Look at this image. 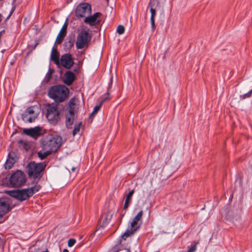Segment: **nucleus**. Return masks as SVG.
I'll use <instances>...</instances> for the list:
<instances>
[{"mask_svg": "<svg viewBox=\"0 0 252 252\" xmlns=\"http://www.w3.org/2000/svg\"><path fill=\"white\" fill-rule=\"evenodd\" d=\"M143 211L141 210L138 212L136 216L130 222V225L128 227L123 235H122L121 239L120 241V244L116 245L113 247L111 252H118L122 250L121 243L122 240H126V239L132 236L140 228L142 223V218L143 216Z\"/></svg>", "mask_w": 252, "mask_h": 252, "instance_id": "obj_1", "label": "nucleus"}, {"mask_svg": "<svg viewBox=\"0 0 252 252\" xmlns=\"http://www.w3.org/2000/svg\"><path fill=\"white\" fill-rule=\"evenodd\" d=\"M47 166L46 162L36 163L31 161L27 166L28 174L31 179H33L32 185H38L40 179L42 176V172Z\"/></svg>", "mask_w": 252, "mask_h": 252, "instance_id": "obj_2", "label": "nucleus"}, {"mask_svg": "<svg viewBox=\"0 0 252 252\" xmlns=\"http://www.w3.org/2000/svg\"><path fill=\"white\" fill-rule=\"evenodd\" d=\"M63 140L60 136H48L41 140V146L43 150L56 152L61 146Z\"/></svg>", "mask_w": 252, "mask_h": 252, "instance_id": "obj_3", "label": "nucleus"}, {"mask_svg": "<svg viewBox=\"0 0 252 252\" xmlns=\"http://www.w3.org/2000/svg\"><path fill=\"white\" fill-rule=\"evenodd\" d=\"M40 188L41 187L39 185H34L30 188L10 191L9 194L10 196L22 201L28 199L34 193L38 191Z\"/></svg>", "mask_w": 252, "mask_h": 252, "instance_id": "obj_4", "label": "nucleus"}, {"mask_svg": "<svg viewBox=\"0 0 252 252\" xmlns=\"http://www.w3.org/2000/svg\"><path fill=\"white\" fill-rule=\"evenodd\" d=\"M68 89L64 86H54L52 87L48 92L50 97L57 102H62L67 98Z\"/></svg>", "mask_w": 252, "mask_h": 252, "instance_id": "obj_5", "label": "nucleus"}, {"mask_svg": "<svg viewBox=\"0 0 252 252\" xmlns=\"http://www.w3.org/2000/svg\"><path fill=\"white\" fill-rule=\"evenodd\" d=\"M90 30L85 27L82 28L77 37L76 41V48L82 49L88 46V43L92 39V34L89 33Z\"/></svg>", "mask_w": 252, "mask_h": 252, "instance_id": "obj_6", "label": "nucleus"}, {"mask_svg": "<svg viewBox=\"0 0 252 252\" xmlns=\"http://www.w3.org/2000/svg\"><path fill=\"white\" fill-rule=\"evenodd\" d=\"M26 176L21 171L18 170L10 177V184L14 187H20L26 183Z\"/></svg>", "mask_w": 252, "mask_h": 252, "instance_id": "obj_7", "label": "nucleus"}, {"mask_svg": "<svg viewBox=\"0 0 252 252\" xmlns=\"http://www.w3.org/2000/svg\"><path fill=\"white\" fill-rule=\"evenodd\" d=\"M75 16L78 18H85L91 15L92 12L91 6L88 3L79 4L76 8Z\"/></svg>", "mask_w": 252, "mask_h": 252, "instance_id": "obj_8", "label": "nucleus"}, {"mask_svg": "<svg viewBox=\"0 0 252 252\" xmlns=\"http://www.w3.org/2000/svg\"><path fill=\"white\" fill-rule=\"evenodd\" d=\"M59 115L57 105H49L47 109L46 117L51 124H54L58 122L60 119Z\"/></svg>", "mask_w": 252, "mask_h": 252, "instance_id": "obj_9", "label": "nucleus"}, {"mask_svg": "<svg viewBox=\"0 0 252 252\" xmlns=\"http://www.w3.org/2000/svg\"><path fill=\"white\" fill-rule=\"evenodd\" d=\"M159 6V0H150L148 7L150 9L151 14L150 21L152 29L153 31L155 29V17L156 15V9Z\"/></svg>", "mask_w": 252, "mask_h": 252, "instance_id": "obj_10", "label": "nucleus"}, {"mask_svg": "<svg viewBox=\"0 0 252 252\" xmlns=\"http://www.w3.org/2000/svg\"><path fill=\"white\" fill-rule=\"evenodd\" d=\"M34 107H30L22 115V119L25 122L32 123L35 120L37 114L34 112Z\"/></svg>", "mask_w": 252, "mask_h": 252, "instance_id": "obj_11", "label": "nucleus"}, {"mask_svg": "<svg viewBox=\"0 0 252 252\" xmlns=\"http://www.w3.org/2000/svg\"><path fill=\"white\" fill-rule=\"evenodd\" d=\"M74 64V59L70 54H65L62 55L60 61V65L66 69H69Z\"/></svg>", "mask_w": 252, "mask_h": 252, "instance_id": "obj_12", "label": "nucleus"}, {"mask_svg": "<svg viewBox=\"0 0 252 252\" xmlns=\"http://www.w3.org/2000/svg\"><path fill=\"white\" fill-rule=\"evenodd\" d=\"M65 123L67 128H71L72 125L77 118V114L73 108H70L65 114Z\"/></svg>", "mask_w": 252, "mask_h": 252, "instance_id": "obj_13", "label": "nucleus"}, {"mask_svg": "<svg viewBox=\"0 0 252 252\" xmlns=\"http://www.w3.org/2000/svg\"><path fill=\"white\" fill-rule=\"evenodd\" d=\"M101 15L99 12H96L93 15H89L85 17L84 22L89 24L90 26H95L100 23V21L97 18Z\"/></svg>", "mask_w": 252, "mask_h": 252, "instance_id": "obj_14", "label": "nucleus"}, {"mask_svg": "<svg viewBox=\"0 0 252 252\" xmlns=\"http://www.w3.org/2000/svg\"><path fill=\"white\" fill-rule=\"evenodd\" d=\"M23 133L36 139L41 134V128L39 126H36L34 128L24 129Z\"/></svg>", "mask_w": 252, "mask_h": 252, "instance_id": "obj_15", "label": "nucleus"}, {"mask_svg": "<svg viewBox=\"0 0 252 252\" xmlns=\"http://www.w3.org/2000/svg\"><path fill=\"white\" fill-rule=\"evenodd\" d=\"M10 211L8 201L5 199H0V219Z\"/></svg>", "mask_w": 252, "mask_h": 252, "instance_id": "obj_16", "label": "nucleus"}, {"mask_svg": "<svg viewBox=\"0 0 252 252\" xmlns=\"http://www.w3.org/2000/svg\"><path fill=\"white\" fill-rule=\"evenodd\" d=\"M226 219L227 220L231 221L235 224L239 223L241 221V217L240 215L236 214L233 211H229L227 213Z\"/></svg>", "mask_w": 252, "mask_h": 252, "instance_id": "obj_17", "label": "nucleus"}, {"mask_svg": "<svg viewBox=\"0 0 252 252\" xmlns=\"http://www.w3.org/2000/svg\"><path fill=\"white\" fill-rule=\"evenodd\" d=\"M67 27V24L66 22H65L63 25V26L61 30H60L59 33L57 36V38L56 39V43L57 44H61L62 41H63L64 37L65 36L66 34V30Z\"/></svg>", "mask_w": 252, "mask_h": 252, "instance_id": "obj_18", "label": "nucleus"}, {"mask_svg": "<svg viewBox=\"0 0 252 252\" xmlns=\"http://www.w3.org/2000/svg\"><path fill=\"white\" fill-rule=\"evenodd\" d=\"M51 60L53 61L54 63L57 65H60V59H59V53L57 50L53 47L52 49L51 54Z\"/></svg>", "mask_w": 252, "mask_h": 252, "instance_id": "obj_19", "label": "nucleus"}, {"mask_svg": "<svg viewBox=\"0 0 252 252\" xmlns=\"http://www.w3.org/2000/svg\"><path fill=\"white\" fill-rule=\"evenodd\" d=\"M75 79L74 73L70 71L66 72L65 73L64 83L67 85H70Z\"/></svg>", "mask_w": 252, "mask_h": 252, "instance_id": "obj_20", "label": "nucleus"}, {"mask_svg": "<svg viewBox=\"0 0 252 252\" xmlns=\"http://www.w3.org/2000/svg\"><path fill=\"white\" fill-rule=\"evenodd\" d=\"M134 192V189H132L126 195V199L125 201L124 206V209H126L128 207L129 205L131 202V197H132Z\"/></svg>", "mask_w": 252, "mask_h": 252, "instance_id": "obj_21", "label": "nucleus"}, {"mask_svg": "<svg viewBox=\"0 0 252 252\" xmlns=\"http://www.w3.org/2000/svg\"><path fill=\"white\" fill-rule=\"evenodd\" d=\"M139 195L142 198L145 197L148 194V189L147 187L143 185H141L140 187L137 188Z\"/></svg>", "mask_w": 252, "mask_h": 252, "instance_id": "obj_22", "label": "nucleus"}, {"mask_svg": "<svg viewBox=\"0 0 252 252\" xmlns=\"http://www.w3.org/2000/svg\"><path fill=\"white\" fill-rule=\"evenodd\" d=\"M10 154H9L8 158L5 162V167L6 169H11L16 162L14 158L10 157Z\"/></svg>", "mask_w": 252, "mask_h": 252, "instance_id": "obj_23", "label": "nucleus"}, {"mask_svg": "<svg viewBox=\"0 0 252 252\" xmlns=\"http://www.w3.org/2000/svg\"><path fill=\"white\" fill-rule=\"evenodd\" d=\"M52 152L49 150H43L40 151L38 152V156L39 158L43 159L48 156Z\"/></svg>", "mask_w": 252, "mask_h": 252, "instance_id": "obj_24", "label": "nucleus"}, {"mask_svg": "<svg viewBox=\"0 0 252 252\" xmlns=\"http://www.w3.org/2000/svg\"><path fill=\"white\" fill-rule=\"evenodd\" d=\"M73 41L71 39H70L64 43V48L67 50H70L73 46Z\"/></svg>", "mask_w": 252, "mask_h": 252, "instance_id": "obj_25", "label": "nucleus"}, {"mask_svg": "<svg viewBox=\"0 0 252 252\" xmlns=\"http://www.w3.org/2000/svg\"><path fill=\"white\" fill-rule=\"evenodd\" d=\"M81 125L82 122H80L77 125H75L74 128L72 132L73 136L75 135L77 133L79 132Z\"/></svg>", "mask_w": 252, "mask_h": 252, "instance_id": "obj_26", "label": "nucleus"}, {"mask_svg": "<svg viewBox=\"0 0 252 252\" xmlns=\"http://www.w3.org/2000/svg\"><path fill=\"white\" fill-rule=\"evenodd\" d=\"M102 105H100V103H99V105H97L94 107V111L93 112L90 114V118H92L100 109V107H101Z\"/></svg>", "mask_w": 252, "mask_h": 252, "instance_id": "obj_27", "label": "nucleus"}, {"mask_svg": "<svg viewBox=\"0 0 252 252\" xmlns=\"http://www.w3.org/2000/svg\"><path fill=\"white\" fill-rule=\"evenodd\" d=\"M75 98H71L69 102H68V107H69V109H70V108H73L74 111H75V108H74V105H75Z\"/></svg>", "mask_w": 252, "mask_h": 252, "instance_id": "obj_28", "label": "nucleus"}, {"mask_svg": "<svg viewBox=\"0 0 252 252\" xmlns=\"http://www.w3.org/2000/svg\"><path fill=\"white\" fill-rule=\"evenodd\" d=\"M125 32V27L123 25H119L117 29V32L119 34H122Z\"/></svg>", "mask_w": 252, "mask_h": 252, "instance_id": "obj_29", "label": "nucleus"}, {"mask_svg": "<svg viewBox=\"0 0 252 252\" xmlns=\"http://www.w3.org/2000/svg\"><path fill=\"white\" fill-rule=\"evenodd\" d=\"M109 95V93L108 92H107V93L104 95V96H105L104 97H101V101H100V105H102V104H103V103L105 101H107V100H109V99H110Z\"/></svg>", "mask_w": 252, "mask_h": 252, "instance_id": "obj_30", "label": "nucleus"}, {"mask_svg": "<svg viewBox=\"0 0 252 252\" xmlns=\"http://www.w3.org/2000/svg\"><path fill=\"white\" fill-rule=\"evenodd\" d=\"M252 94V89L250 90L248 93L245 94L244 95L240 96V98L241 99H244L246 98L250 97L251 96V94Z\"/></svg>", "mask_w": 252, "mask_h": 252, "instance_id": "obj_31", "label": "nucleus"}, {"mask_svg": "<svg viewBox=\"0 0 252 252\" xmlns=\"http://www.w3.org/2000/svg\"><path fill=\"white\" fill-rule=\"evenodd\" d=\"M76 242V240L74 239H70L68 241V246L71 247L73 246Z\"/></svg>", "mask_w": 252, "mask_h": 252, "instance_id": "obj_32", "label": "nucleus"}, {"mask_svg": "<svg viewBox=\"0 0 252 252\" xmlns=\"http://www.w3.org/2000/svg\"><path fill=\"white\" fill-rule=\"evenodd\" d=\"M196 250V245H193L192 247H191L187 252H194Z\"/></svg>", "mask_w": 252, "mask_h": 252, "instance_id": "obj_33", "label": "nucleus"}, {"mask_svg": "<svg viewBox=\"0 0 252 252\" xmlns=\"http://www.w3.org/2000/svg\"><path fill=\"white\" fill-rule=\"evenodd\" d=\"M112 83V77H111V81H110V84H109L108 88V90L111 88Z\"/></svg>", "mask_w": 252, "mask_h": 252, "instance_id": "obj_34", "label": "nucleus"}, {"mask_svg": "<svg viewBox=\"0 0 252 252\" xmlns=\"http://www.w3.org/2000/svg\"><path fill=\"white\" fill-rule=\"evenodd\" d=\"M105 223H107L108 221V216H107L105 219Z\"/></svg>", "mask_w": 252, "mask_h": 252, "instance_id": "obj_35", "label": "nucleus"}, {"mask_svg": "<svg viewBox=\"0 0 252 252\" xmlns=\"http://www.w3.org/2000/svg\"><path fill=\"white\" fill-rule=\"evenodd\" d=\"M76 168L75 167H72L71 168V170L72 172H74L75 171Z\"/></svg>", "mask_w": 252, "mask_h": 252, "instance_id": "obj_36", "label": "nucleus"}, {"mask_svg": "<svg viewBox=\"0 0 252 252\" xmlns=\"http://www.w3.org/2000/svg\"><path fill=\"white\" fill-rule=\"evenodd\" d=\"M63 252H69L68 250L67 249H64L63 251Z\"/></svg>", "mask_w": 252, "mask_h": 252, "instance_id": "obj_37", "label": "nucleus"}, {"mask_svg": "<svg viewBox=\"0 0 252 252\" xmlns=\"http://www.w3.org/2000/svg\"><path fill=\"white\" fill-rule=\"evenodd\" d=\"M2 21V16L0 14V22Z\"/></svg>", "mask_w": 252, "mask_h": 252, "instance_id": "obj_38", "label": "nucleus"}, {"mask_svg": "<svg viewBox=\"0 0 252 252\" xmlns=\"http://www.w3.org/2000/svg\"><path fill=\"white\" fill-rule=\"evenodd\" d=\"M126 252H130V250H128V249H126Z\"/></svg>", "mask_w": 252, "mask_h": 252, "instance_id": "obj_39", "label": "nucleus"}, {"mask_svg": "<svg viewBox=\"0 0 252 252\" xmlns=\"http://www.w3.org/2000/svg\"><path fill=\"white\" fill-rule=\"evenodd\" d=\"M78 70H79V69L78 68V69H75L74 71L76 72H78Z\"/></svg>", "mask_w": 252, "mask_h": 252, "instance_id": "obj_40", "label": "nucleus"}, {"mask_svg": "<svg viewBox=\"0 0 252 252\" xmlns=\"http://www.w3.org/2000/svg\"><path fill=\"white\" fill-rule=\"evenodd\" d=\"M51 75V74H49V78H48V79H49L50 78Z\"/></svg>", "mask_w": 252, "mask_h": 252, "instance_id": "obj_41", "label": "nucleus"}, {"mask_svg": "<svg viewBox=\"0 0 252 252\" xmlns=\"http://www.w3.org/2000/svg\"><path fill=\"white\" fill-rule=\"evenodd\" d=\"M164 0V1H165L166 0Z\"/></svg>", "mask_w": 252, "mask_h": 252, "instance_id": "obj_42", "label": "nucleus"}]
</instances>
